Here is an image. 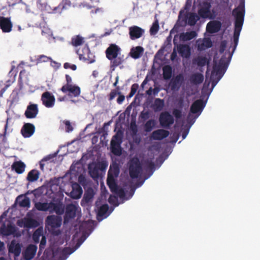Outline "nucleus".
<instances>
[{"instance_id": "obj_38", "label": "nucleus", "mask_w": 260, "mask_h": 260, "mask_svg": "<svg viewBox=\"0 0 260 260\" xmlns=\"http://www.w3.org/2000/svg\"><path fill=\"white\" fill-rule=\"evenodd\" d=\"M94 195V192L92 188H89L85 191L83 199L86 203H89L92 200Z\"/></svg>"}, {"instance_id": "obj_58", "label": "nucleus", "mask_w": 260, "mask_h": 260, "mask_svg": "<svg viewBox=\"0 0 260 260\" xmlns=\"http://www.w3.org/2000/svg\"><path fill=\"white\" fill-rule=\"evenodd\" d=\"M64 124L66 125V131L67 132H70L73 131V127L69 121H66Z\"/></svg>"}, {"instance_id": "obj_35", "label": "nucleus", "mask_w": 260, "mask_h": 260, "mask_svg": "<svg viewBox=\"0 0 260 260\" xmlns=\"http://www.w3.org/2000/svg\"><path fill=\"white\" fill-rule=\"evenodd\" d=\"M76 53L79 55V59L82 60L83 58H86V56L88 55L89 53H90L89 49L87 46L83 47L82 50L80 48L76 51Z\"/></svg>"}, {"instance_id": "obj_39", "label": "nucleus", "mask_w": 260, "mask_h": 260, "mask_svg": "<svg viewBox=\"0 0 260 260\" xmlns=\"http://www.w3.org/2000/svg\"><path fill=\"white\" fill-rule=\"evenodd\" d=\"M36 208L39 211H46L50 210V203L37 202L35 205Z\"/></svg>"}, {"instance_id": "obj_20", "label": "nucleus", "mask_w": 260, "mask_h": 260, "mask_svg": "<svg viewBox=\"0 0 260 260\" xmlns=\"http://www.w3.org/2000/svg\"><path fill=\"white\" fill-rule=\"evenodd\" d=\"M177 51L183 58H188L191 54V49L187 44H179L177 46Z\"/></svg>"}, {"instance_id": "obj_54", "label": "nucleus", "mask_w": 260, "mask_h": 260, "mask_svg": "<svg viewBox=\"0 0 260 260\" xmlns=\"http://www.w3.org/2000/svg\"><path fill=\"white\" fill-rule=\"evenodd\" d=\"M88 55L86 56V57H87V58H83L82 60L84 61H87V62L88 63H91L94 62V56L93 55V54L90 53Z\"/></svg>"}, {"instance_id": "obj_50", "label": "nucleus", "mask_w": 260, "mask_h": 260, "mask_svg": "<svg viewBox=\"0 0 260 260\" xmlns=\"http://www.w3.org/2000/svg\"><path fill=\"white\" fill-rule=\"evenodd\" d=\"M51 60V58L44 55H41L38 56L37 58V63H40L43 62H48Z\"/></svg>"}, {"instance_id": "obj_63", "label": "nucleus", "mask_w": 260, "mask_h": 260, "mask_svg": "<svg viewBox=\"0 0 260 260\" xmlns=\"http://www.w3.org/2000/svg\"><path fill=\"white\" fill-rule=\"evenodd\" d=\"M50 61H51V64L52 67L56 68H58L59 67L60 64L56 62V61H52V60Z\"/></svg>"}, {"instance_id": "obj_61", "label": "nucleus", "mask_w": 260, "mask_h": 260, "mask_svg": "<svg viewBox=\"0 0 260 260\" xmlns=\"http://www.w3.org/2000/svg\"><path fill=\"white\" fill-rule=\"evenodd\" d=\"M117 94V92L116 90H112L110 93L109 99L110 100L113 99Z\"/></svg>"}, {"instance_id": "obj_46", "label": "nucleus", "mask_w": 260, "mask_h": 260, "mask_svg": "<svg viewBox=\"0 0 260 260\" xmlns=\"http://www.w3.org/2000/svg\"><path fill=\"white\" fill-rule=\"evenodd\" d=\"M109 209V206L107 204H104L102 205L99 209L98 212V216L99 217H103L107 213Z\"/></svg>"}, {"instance_id": "obj_9", "label": "nucleus", "mask_w": 260, "mask_h": 260, "mask_svg": "<svg viewBox=\"0 0 260 260\" xmlns=\"http://www.w3.org/2000/svg\"><path fill=\"white\" fill-rule=\"evenodd\" d=\"M61 90L70 98L78 97L81 93L80 88L77 85L71 84V82H67L62 86Z\"/></svg>"}, {"instance_id": "obj_24", "label": "nucleus", "mask_w": 260, "mask_h": 260, "mask_svg": "<svg viewBox=\"0 0 260 260\" xmlns=\"http://www.w3.org/2000/svg\"><path fill=\"white\" fill-rule=\"evenodd\" d=\"M208 63V60L207 57L203 56H198L192 60V64L193 66H197L199 67H203Z\"/></svg>"}, {"instance_id": "obj_16", "label": "nucleus", "mask_w": 260, "mask_h": 260, "mask_svg": "<svg viewBox=\"0 0 260 260\" xmlns=\"http://www.w3.org/2000/svg\"><path fill=\"white\" fill-rule=\"evenodd\" d=\"M144 33V30L138 26H132L129 27V35L132 40L141 38Z\"/></svg>"}, {"instance_id": "obj_60", "label": "nucleus", "mask_w": 260, "mask_h": 260, "mask_svg": "<svg viewBox=\"0 0 260 260\" xmlns=\"http://www.w3.org/2000/svg\"><path fill=\"white\" fill-rule=\"evenodd\" d=\"M226 47V42L225 41H222L220 44L219 51L221 53H222L225 48Z\"/></svg>"}, {"instance_id": "obj_22", "label": "nucleus", "mask_w": 260, "mask_h": 260, "mask_svg": "<svg viewBox=\"0 0 260 260\" xmlns=\"http://www.w3.org/2000/svg\"><path fill=\"white\" fill-rule=\"evenodd\" d=\"M37 250V246L34 244L29 245L24 253V257L26 260H30L35 256Z\"/></svg>"}, {"instance_id": "obj_52", "label": "nucleus", "mask_w": 260, "mask_h": 260, "mask_svg": "<svg viewBox=\"0 0 260 260\" xmlns=\"http://www.w3.org/2000/svg\"><path fill=\"white\" fill-rule=\"evenodd\" d=\"M173 114L176 119L178 120L182 117V111L180 109H174L173 110Z\"/></svg>"}, {"instance_id": "obj_64", "label": "nucleus", "mask_w": 260, "mask_h": 260, "mask_svg": "<svg viewBox=\"0 0 260 260\" xmlns=\"http://www.w3.org/2000/svg\"><path fill=\"white\" fill-rule=\"evenodd\" d=\"M176 57H177V52L175 51V50L174 49L173 52L172 53V54L171 55V59L172 60H174L176 58Z\"/></svg>"}, {"instance_id": "obj_51", "label": "nucleus", "mask_w": 260, "mask_h": 260, "mask_svg": "<svg viewBox=\"0 0 260 260\" xmlns=\"http://www.w3.org/2000/svg\"><path fill=\"white\" fill-rule=\"evenodd\" d=\"M46 243V239L45 236H43L40 243L39 245V254H40L42 251V250L45 248V245Z\"/></svg>"}, {"instance_id": "obj_30", "label": "nucleus", "mask_w": 260, "mask_h": 260, "mask_svg": "<svg viewBox=\"0 0 260 260\" xmlns=\"http://www.w3.org/2000/svg\"><path fill=\"white\" fill-rule=\"evenodd\" d=\"M197 36V32L195 31L192 30L181 34L180 35V39L181 41H187L194 38Z\"/></svg>"}, {"instance_id": "obj_53", "label": "nucleus", "mask_w": 260, "mask_h": 260, "mask_svg": "<svg viewBox=\"0 0 260 260\" xmlns=\"http://www.w3.org/2000/svg\"><path fill=\"white\" fill-rule=\"evenodd\" d=\"M114 193L117 194L120 198H123L125 195L124 189L119 187L115 191V192H114Z\"/></svg>"}, {"instance_id": "obj_1", "label": "nucleus", "mask_w": 260, "mask_h": 260, "mask_svg": "<svg viewBox=\"0 0 260 260\" xmlns=\"http://www.w3.org/2000/svg\"><path fill=\"white\" fill-rule=\"evenodd\" d=\"M218 82H204L201 90L200 99L195 101L191 105L190 112L197 114L198 116L206 106L207 101L211 94L213 88Z\"/></svg>"}, {"instance_id": "obj_27", "label": "nucleus", "mask_w": 260, "mask_h": 260, "mask_svg": "<svg viewBox=\"0 0 260 260\" xmlns=\"http://www.w3.org/2000/svg\"><path fill=\"white\" fill-rule=\"evenodd\" d=\"M25 165L21 161H15L12 165V169L19 174L23 173L25 171Z\"/></svg>"}, {"instance_id": "obj_49", "label": "nucleus", "mask_w": 260, "mask_h": 260, "mask_svg": "<svg viewBox=\"0 0 260 260\" xmlns=\"http://www.w3.org/2000/svg\"><path fill=\"white\" fill-rule=\"evenodd\" d=\"M89 172L91 177L93 178H98L99 176V170L96 167H94L93 169L89 168Z\"/></svg>"}, {"instance_id": "obj_13", "label": "nucleus", "mask_w": 260, "mask_h": 260, "mask_svg": "<svg viewBox=\"0 0 260 260\" xmlns=\"http://www.w3.org/2000/svg\"><path fill=\"white\" fill-rule=\"evenodd\" d=\"M39 113L38 105L29 103L27 106L24 113V115L27 118H35Z\"/></svg>"}, {"instance_id": "obj_11", "label": "nucleus", "mask_w": 260, "mask_h": 260, "mask_svg": "<svg viewBox=\"0 0 260 260\" xmlns=\"http://www.w3.org/2000/svg\"><path fill=\"white\" fill-rule=\"evenodd\" d=\"M196 47L199 51H203L212 47V42L210 38H200L196 41Z\"/></svg>"}, {"instance_id": "obj_44", "label": "nucleus", "mask_w": 260, "mask_h": 260, "mask_svg": "<svg viewBox=\"0 0 260 260\" xmlns=\"http://www.w3.org/2000/svg\"><path fill=\"white\" fill-rule=\"evenodd\" d=\"M43 230L41 229H38L36 230L32 235V239L35 243H38L40 240L41 236H43Z\"/></svg>"}, {"instance_id": "obj_15", "label": "nucleus", "mask_w": 260, "mask_h": 260, "mask_svg": "<svg viewBox=\"0 0 260 260\" xmlns=\"http://www.w3.org/2000/svg\"><path fill=\"white\" fill-rule=\"evenodd\" d=\"M41 100L43 105L47 108L52 107L54 105L55 98L48 91L43 93Z\"/></svg>"}, {"instance_id": "obj_36", "label": "nucleus", "mask_w": 260, "mask_h": 260, "mask_svg": "<svg viewBox=\"0 0 260 260\" xmlns=\"http://www.w3.org/2000/svg\"><path fill=\"white\" fill-rule=\"evenodd\" d=\"M30 72L27 70L24 69L20 71L19 76V81H27L31 78Z\"/></svg>"}, {"instance_id": "obj_37", "label": "nucleus", "mask_w": 260, "mask_h": 260, "mask_svg": "<svg viewBox=\"0 0 260 260\" xmlns=\"http://www.w3.org/2000/svg\"><path fill=\"white\" fill-rule=\"evenodd\" d=\"M39 225L38 222L33 218H25L24 222V226L27 228H36Z\"/></svg>"}, {"instance_id": "obj_26", "label": "nucleus", "mask_w": 260, "mask_h": 260, "mask_svg": "<svg viewBox=\"0 0 260 260\" xmlns=\"http://www.w3.org/2000/svg\"><path fill=\"white\" fill-rule=\"evenodd\" d=\"M16 231L14 226L9 224L7 226L4 225L0 228V233L2 235L8 236L13 234Z\"/></svg>"}, {"instance_id": "obj_14", "label": "nucleus", "mask_w": 260, "mask_h": 260, "mask_svg": "<svg viewBox=\"0 0 260 260\" xmlns=\"http://www.w3.org/2000/svg\"><path fill=\"white\" fill-rule=\"evenodd\" d=\"M13 24L10 17L0 16V28L4 32H10L12 29Z\"/></svg>"}, {"instance_id": "obj_41", "label": "nucleus", "mask_w": 260, "mask_h": 260, "mask_svg": "<svg viewBox=\"0 0 260 260\" xmlns=\"http://www.w3.org/2000/svg\"><path fill=\"white\" fill-rule=\"evenodd\" d=\"M84 43V38L79 35L73 37L71 40V44L73 46L77 47L81 45Z\"/></svg>"}, {"instance_id": "obj_48", "label": "nucleus", "mask_w": 260, "mask_h": 260, "mask_svg": "<svg viewBox=\"0 0 260 260\" xmlns=\"http://www.w3.org/2000/svg\"><path fill=\"white\" fill-rule=\"evenodd\" d=\"M151 112L150 111L143 110L140 114L139 118L143 121H145L148 119L150 116Z\"/></svg>"}, {"instance_id": "obj_62", "label": "nucleus", "mask_w": 260, "mask_h": 260, "mask_svg": "<svg viewBox=\"0 0 260 260\" xmlns=\"http://www.w3.org/2000/svg\"><path fill=\"white\" fill-rule=\"evenodd\" d=\"M125 97L124 95H120L118 96L117 99V102L118 104H121L123 101L124 100Z\"/></svg>"}, {"instance_id": "obj_7", "label": "nucleus", "mask_w": 260, "mask_h": 260, "mask_svg": "<svg viewBox=\"0 0 260 260\" xmlns=\"http://www.w3.org/2000/svg\"><path fill=\"white\" fill-rule=\"evenodd\" d=\"M119 174V169L117 166L114 167L113 169L110 167L108 173L107 179V183L111 191L113 193L119 188L115 182V178L117 177Z\"/></svg>"}, {"instance_id": "obj_19", "label": "nucleus", "mask_w": 260, "mask_h": 260, "mask_svg": "<svg viewBox=\"0 0 260 260\" xmlns=\"http://www.w3.org/2000/svg\"><path fill=\"white\" fill-rule=\"evenodd\" d=\"M53 212L58 215H61L64 212V206L62 203H50V213H53Z\"/></svg>"}, {"instance_id": "obj_6", "label": "nucleus", "mask_w": 260, "mask_h": 260, "mask_svg": "<svg viewBox=\"0 0 260 260\" xmlns=\"http://www.w3.org/2000/svg\"><path fill=\"white\" fill-rule=\"evenodd\" d=\"M142 171L139 159L137 157L132 158L129 162V174L132 179L137 178Z\"/></svg>"}, {"instance_id": "obj_21", "label": "nucleus", "mask_w": 260, "mask_h": 260, "mask_svg": "<svg viewBox=\"0 0 260 260\" xmlns=\"http://www.w3.org/2000/svg\"><path fill=\"white\" fill-rule=\"evenodd\" d=\"M168 131L159 129L153 131L151 134V138L154 140H161L168 137L169 135Z\"/></svg>"}, {"instance_id": "obj_40", "label": "nucleus", "mask_w": 260, "mask_h": 260, "mask_svg": "<svg viewBox=\"0 0 260 260\" xmlns=\"http://www.w3.org/2000/svg\"><path fill=\"white\" fill-rule=\"evenodd\" d=\"M163 77L166 80L170 79L172 75V69L170 66H166L162 68Z\"/></svg>"}, {"instance_id": "obj_23", "label": "nucleus", "mask_w": 260, "mask_h": 260, "mask_svg": "<svg viewBox=\"0 0 260 260\" xmlns=\"http://www.w3.org/2000/svg\"><path fill=\"white\" fill-rule=\"evenodd\" d=\"M83 190L79 184L76 183L73 184L72 190L70 193V196L74 199H78L81 198Z\"/></svg>"}, {"instance_id": "obj_55", "label": "nucleus", "mask_w": 260, "mask_h": 260, "mask_svg": "<svg viewBox=\"0 0 260 260\" xmlns=\"http://www.w3.org/2000/svg\"><path fill=\"white\" fill-rule=\"evenodd\" d=\"M118 199L116 196L110 195L109 199L108 202L111 204L116 205L118 206V204L117 203Z\"/></svg>"}, {"instance_id": "obj_45", "label": "nucleus", "mask_w": 260, "mask_h": 260, "mask_svg": "<svg viewBox=\"0 0 260 260\" xmlns=\"http://www.w3.org/2000/svg\"><path fill=\"white\" fill-rule=\"evenodd\" d=\"M17 73V71L15 66H12L11 70L8 74V76L10 78L7 81H15L16 80Z\"/></svg>"}, {"instance_id": "obj_8", "label": "nucleus", "mask_w": 260, "mask_h": 260, "mask_svg": "<svg viewBox=\"0 0 260 260\" xmlns=\"http://www.w3.org/2000/svg\"><path fill=\"white\" fill-rule=\"evenodd\" d=\"M122 134L117 132L113 136L111 141V149L112 153L117 156H120L122 154V150L120 145L122 143Z\"/></svg>"}, {"instance_id": "obj_59", "label": "nucleus", "mask_w": 260, "mask_h": 260, "mask_svg": "<svg viewBox=\"0 0 260 260\" xmlns=\"http://www.w3.org/2000/svg\"><path fill=\"white\" fill-rule=\"evenodd\" d=\"M146 164H147V168L151 169V170H153L154 169V168H155V165L154 164V162H153L152 161H147L146 162Z\"/></svg>"}, {"instance_id": "obj_4", "label": "nucleus", "mask_w": 260, "mask_h": 260, "mask_svg": "<svg viewBox=\"0 0 260 260\" xmlns=\"http://www.w3.org/2000/svg\"><path fill=\"white\" fill-rule=\"evenodd\" d=\"M61 217L54 215L48 216L45 220L46 226L48 228L50 232L55 236L60 234V231L59 230H56V229L59 228L61 226Z\"/></svg>"}, {"instance_id": "obj_17", "label": "nucleus", "mask_w": 260, "mask_h": 260, "mask_svg": "<svg viewBox=\"0 0 260 260\" xmlns=\"http://www.w3.org/2000/svg\"><path fill=\"white\" fill-rule=\"evenodd\" d=\"M35 131V125L30 123H26L23 125L21 129V133L24 138L31 137Z\"/></svg>"}, {"instance_id": "obj_43", "label": "nucleus", "mask_w": 260, "mask_h": 260, "mask_svg": "<svg viewBox=\"0 0 260 260\" xmlns=\"http://www.w3.org/2000/svg\"><path fill=\"white\" fill-rule=\"evenodd\" d=\"M155 125V121L154 119L148 120L144 125V129L146 132H151Z\"/></svg>"}, {"instance_id": "obj_57", "label": "nucleus", "mask_w": 260, "mask_h": 260, "mask_svg": "<svg viewBox=\"0 0 260 260\" xmlns=\"http://www.w3.org/2000/svg\"><path fill=\"white\" fill-rule=\"evenodd\" d=\"M63 67L66 69H71V70L75 71L77 69V67L75 64H72L69 62H66L63 64Z\"/></svg>"}, {"instance_id": "obj_5", "label": "nucleus", "mask_w": 260, "mask_h": 260, "mask_svg": "<svg viewBox=\"0 0 260 260\" xmlns=\"http://www.w3.org/2000/svg\"><path fill=\"white\" fill-rule=\"evenodd\" d=\"M229 62L225 57L222 56L219 60L218 67L214 68L211 76L215 78L216 81H219L221 79L228 68Z\"/></svg>"}, {"instance_id": "obj_32", "label": "nucleus", "mask_w": 260, "mask_h": 260, "mask_svg": "<svg viewBox=\"0 0 260 260\" xmlns=\"http://www.w3.org/2000/svg\"><path fill=\"white\" fill-rule=\"evenodd\" d=\"M210 5H208L207 6L202 7L198 10V15L200 17L203 18H208L211 13H210Z\"/></svg>"}, {"instance_id": "obj_12", "label": "nucleus", "mask_w": 260, "mask_h": 260, "mask_svg": "<svg viewBox=\"0 0 260 260\" xmlns=\"http://www.w3.org/2000/svg\"><path fill=\"white\" fill-rule=\"evenodd\" d=\"M77 209V207L74 204H70L67 205L64 216V223H68L70 220L75 217Z\"/></svg>"}, {"instance_id": "obj_18", "label": "nucleus", "mask_w": 260, "mask_h": 260, "mask_svg": "<svg viewBox=\"0 0 260 260\" xmlns=\"http://www.w3.org/2000/svg\"><path fill=\"white\" fill-rule=\"evenodd\" d=\"M221 27V23L219 21L213 20L209 22L206 26V31L210 34L218 32Z\"/></svg>"}, {"instance_id": "obj_42", "label": "nucleus", "mask_w": 260, "mask_h": 260, "mask_svg": "<svg viewBox=\"0 0 260 260\" xmlns=\"http://www.w3.org/2000/svg\"><path fill=\"white\" fill-rule=\"evenodd\" d=\"M191 83L190 89H188V94L189 95H195L199 92V84L202 82H190Z\"/></svg>"}, {"instance_id": "obj_3", "label": "nucleus", "mask_w": 260, "mask_h": 260, "mask_svg": "<svg viewBox=\"0 0 260 260\" xmlns=\"http://www.w3.org/2000/svg\"><path fill=\"white\" fill-rule=\"evenodd\" d=\"M120 51V48L115 44H111L106 50V57L111 60V67L115 68L122 63V58L118 56Z\"/></svg>"}, {"instance_id": "obj_34", "label": "nucleus", "mask_w": 260, "mask_h": 260, "mask_svg": "<svg viewBox=\"0 0 260 260\" xmlns=\"http://www.w3.org/2000/svg\"><path fill=\"white\" fill-rule=\"evenodd\" d=\"M40 173L39 172L35 169L31 170L28 172L27 176V180L29 182H34L37 181L39 177Z\"/></svg>"}, {"instance_id": "obj_25", "label": "nucleus", "mask_w": 260, "mask_h": 260, "mask_svg": "<svg viewBox=\"0 0 260 260\" xmlns=\"http://www.w3.org/2000/svg\"><path fill=\"white\" fill-rule=\"evenodd\" d=\"M165 106V101L162 99L156 98L154 100V102L150 105V108H152L154 112L161 111Z\"/></svg>"}, {"instance_id": "obj_28", "label": "nucleus", "mask_w": 260, "mask_h": 260, "mask_svg": "<svg viewBox=\"0 0 260 260\" xmlns=\"http://www.w3.org/2000/svg\"><path fill=\"white\" fill-rule=\"evenodd\" d=\"M143 51L144 49L143 47L141 46H137L136 47L132 48L131 49L129 54L132 58L134 59H137L141 57Z\"/></svg>"}, {"instance_id": "obj_29", "label": "nucleus", "mask_w": 260, "mask_h": 260, "mask_svg": "<svg viewBox=\"0 0 260 260\" xmlns=\"http://www.w3.org/2000/svg\"><path fill=\"white\" fill-rule=\"evenodd\" d=\"M9 251L13 253L15 256H18L21 252V246L19 243H16L14 241H12L9 246Z\"/></svg>"}, {"instance_id": "obj_47", "label": "nucleus", "mask_w": 260, "mask_h": 260, "mask_svg": "<svg viewBox=\"0 0 260 260\" xmlns=\"http://www.w3.org/2000/svg\"><path fill=\"white\" fill-rule=\"evenodd\" d=\"M159 29V24L158 21L155 20L152 24L150 29V33L151 35H154L158 32Z\"/></svg>"}, {"instance_id": "obj_56", "label": "nucleus", "mask_w": 260, "mask_h": 260, "mask_svg": "<svg viewBox=\"0 0 260 260\" xmlns=\"http://www.w3.org/2000/svg\"><path fill=\"white\" fill-rule=\"evenodd\" d=\"M138 88V85L137 84H134L131 87L130 93H129V97H132L137 92Z\"/></svg>"}, {"instance_id": "obj_31", "label": "nucleus", "mask_w": 260, "mask_h": 260, "mask_svg": "<svg viewBox=\"0 0 260 260\" xmlns=\"http://www.w3.org/2000/svg\"><path fill=\"white\" fill-rule=\"evenodd\" d=\"M185 19H188V24L190 26H194L197 22L200 20V16L195 13H190L188 16L186 15Z\"/></svg>"}, {"instance_id": "obj_2", "label": "nucleus", "mask_w": 260, "mask_h": 260, "mask_svg": "<svg viewBox=\"0 0 260 260\" xmlns=\"http://www.w3.org/2000/svg\"><path fill=\"white\" fill-rule=\"evenodd\" d=\"M245 13L244 1L241 0L239 6L235 8L232 12V14L235 19L234 32V49L236 47L238 43L239 37L244 23Z\"/></svg>"}, {"instance_id": "obj_10", "label": "nucleus", "mask_w": 260, "mask_h": 260, "mask_svg": "<svg viewBox=\"0 0 260 260\" xmlns=\"http://www.w3.org/2000/svg\"><path fill=\"white\" fill-rule=\"evenodd\" d=\"M159 121L162 127L169 128L174 123V119L169 112L165 111L160 114Z\"/></svg>"}, {"instance_id": "obj_33", "label": "nucleus", "mask_w": 260, "mask_h": 260, "mask_svg": "<svg viewBox=\"0 0 260 260\" xmlns=\"http://www.w3.org/2000/svg\"><path fill=\"white\" fill-rule=\"evenodd\" d=\"M19 205L21 207H29L30 201L29 198L19 196L17 199Z\"/></svg>"}]
</instances>
